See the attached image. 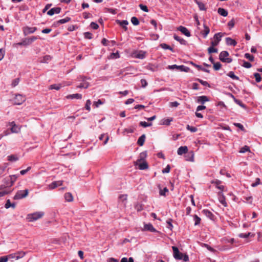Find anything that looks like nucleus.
Returning a JSON list of instances; mask_svg holds the SVG:
<instances>
[{"mask_svg":"<svg viewBox=\"0 0 262 262\" xmlns=\"http://www.w3.org/2000/svg\"><path fill=\"white\" fill-rule=\"evenodd\" d=\"M172 249L173 250V255L176 259H183L184 261H188L189 260L188 256L186 254H183L182 253H181L177 247L172 246Z\"/></svg>","mask_w":262,"mask_h":262,"instance_id":"obj_1","label":"nucleus"},{"mask_svg":"<svg viewBox=\"0 0 262 262\" xmlns=\"http://www.w3.org/2000/svg\"><path fill=\"white\" fill-rule=\"evenodd\" d=\"M43 215L44 213L43 212H36L28 214L26 219L28 222H34L41 218Z\"/></svg>","mask_w":262,"mask_h":262,"instance_id":"obj_2","label":"nucleus"},{"mask_svg":"<svg viewBox=\"0 0 262 262\" xmlns=\"http://www.w3.org/2000/svg\"><path fill=\"white\" fill-rule=\"evenodd\" d=\"M229 53L226 51H224L221 52L219 55V59L222 62L230 63L232 62V59L231 58H227L229 56Z\"/></svg>","mask_w":262,"mask_h":262,"instance_id":"obj_3","label":"nucleus"},{"mask_svg":"<svg viewBox=\"0 0 262 262\" xmlns=\"http://www.w3.org/2000/svg\"><path fill=\"white\" fill-rule=\"evenodd\" d=\"M167 69H168L169 70L177 69L178 70H180L181 71H184V72H188L190 70L189 68H188L186 66H185L184 65L177 66V64L168 66Z\"/></svg>","mask_w":262,"mask_h":262,"instance_id":"obj_4","label":"nucleus"},{"mask_svg":"<svg viewBox=\"0 0 262 262\" xmlns=\"http://www.w3.org/2000/svg\"><path fill=\"white\" fill-rule=\"evenodd\" d=\"M28 194V190L18 191L14 196V200H19L27 196Z\"/></svg>","mask_w":262,"mask_h":262,"instance_id":"obj_5","label":"nucleus"},{"mask_svg":"<svg viewBox=\"0 0 262 262\" xmlns=\"http://www.w3.org/2000/svg\"><path fill=\"white\" fill-rule=\"evenodd\" d=\"M18 176L16 174L11 175L10 176L9 178H6L5 179V181H10L9 184H7L5 186L7 187H11L13 186L14 182L17 180L18 178Z\"/></svg>","mask_w":262,"mask_h":262,"instance_id":"obj_6","label":"nucleus"},{"mask_svg":"<svg viewBox=\"0 0 262 262\" xmlns=\"http://www.w3.org/2000/svg\"><path fill=\"white\" fill-rule=\"evenodd\" d=\"M37 30L36 27H30L28 26L24 27L23 28L24 35L27 36L30 34L33 33Z\"/></svg>","mask_w":262,"mask_h":262,"instance_id":"obj_7","label":"nucleus"},{"mask_svg":"<svg viewBox=\"0 0 262 262\" xmlns=\"http://www.w3.org/2000/svg\"><path fill=\"white\" fill-rule=\"evenodd\" d=\"M25 101V98L20 94L16 95L14 99V104L20 105Z\"/></svg>","mask_w":262,"mask_h":262,"instance_id":"obj_8","label":"nucleus"},{"mask_svg":"<svg viewBox=\"0 0 262 262\" xmlns=\"http://www.w3.org/2000/svg\"><path fill=\"white\" fill-rule=\"evenodd\" d=\"M81 80L80 81H82V82L77 86V88H84V89H87L89 86V83L86 81V79H91L90 77L86 78L85 77H80Z\"/></svg>","mask_w":262,"mask_h":262,"instance_id":"obj_9","label":"nucleus"},{"mask_svg":"<svg viewBox=\"0 0 262 262\" xmlns=\"http://www.w3.org/2000/svg\"><path fill=\"white\" fill-rule=\"evenodd\" d=\"M147 156V152L146 151H143L141 152L139 156V159L135 162H134V165L135 166H137L138 162H141L142 161H145V159Z\"/></svg>","mask_w":262,"mask_h":262,"instance_id":"obj_10","label":"nucleus"},{"mask_svg":"<svg viewBox=\"0 0 262 262\" xmlns=\"http://www.w3.org/2000/svg\"><path fill=\"white\" fill-rule=\"evenodd\" d=\"M61 8L60 7H54L51 9L47 12V14L52 16L54 14H59L61 11Z\"/></svg>","mask_w":262,"mask_h":262,"instance_id":"obj_11","label":"nucleus"},{"mask_svg":"<svg viewBox=\"0 0 262 262\" xmlns=\"http://www.w3.org/2000/svg\"><path fill=\"white\" fill-rule=\"evenodd\" d=\"M9 126L12 133H17L20 130V128L16 125L14 121L9 122Z\"/></svg>","mask_w":262,"mask_h":262,"instance_id":"obj_12","label":"nucleus"},{"mask_svg":"<svg viewBox=\"0 0 262 262\" xmlns=\"http://www.w3.org/2000/svg\"><path fill=\"white\" fill-rule=\"evenodd\" d=\"M177 29L187 37H189L191 35L189 30L185 27L180 26Z\"/></svg>","mask_w":262,"mask_h":262,"instance_id":"obj_13","label":"nucleus"},{"mask_svg":"<svg viewBox=\"0 0 262 262\" xmlns=\"http://www.w3.org/2000/svg\"><path fill=\"white\" fill-rule=\"evenodd\" d=\"M219 200L220 202L225 207H226L227 204L225 200V197L222 191L218 193Z\"/></svg>","mask_w":262,"mask_h":262,"instance_id":"obj_14","label":"nucleus"},{"mask_svg":"<svg viewBox=\"0 0 262 262\" xmlns=\"http://www.w3.org/2000/svg\"><path fill=\"white\" fill-rule=\"evenodd\" d=\"M137 166H138L139 169L140 170H145L148 168V164L145 161L138 162Z\"/></svg>","mask_w":262,"mask_h":262,"instance_id":"obj_15","label":"nucleus"},{"mask_svg":"<svg viewBox=\"0 0 262 262\" xmlns=\"http://www.w3.org/2000/svg\"><path fill=\"white\" fill-rule=\"evenodd\" d=\"M62 181H54L52 182L51 184H50L49 186L51 189H53L58 186L62 185Z\"/></svg>","mask_w":262,"mask_h":262,"instance_id":"obj_16","label":"nucleus"},{"mask_svg":"<svg viewBox=\"0 0 262 262\" xmlns=\"http://www.w3.org/2000/svg\"><path fill=\"white\" fill-rule=\"evenodd\" d=\"M144 229L145 230L149 231L152 232H157L156 229L150 223L145 224L144 226Z\"/></svg>","mask_w":262,"mask_h":262,"instance_id":"obj_17","label":"nucleus"},{"mask_svg":"<svg viewBox=\"0 0 262 262\" xmlns=\"http://www.w3.org/2000/svg\"><path fill=\"white\" fill-rule=\"evenodd\" d=\"M188 151V148L186 146L180 147L178 150L177 153L179 155H182L184 154L187 153Z\"/></svg>","mask_w":262,"mask_h":262,"instance_id":"obj_18","label":"nucleus"},{"mask_svg":"<svg viewBox=\"0 0 262 262\" xmlns=\"http://www.w3.org/2000/svg\"><path fill=\"white\" fill-rule=\"evenodd\" d=\"M202 213L209 219L213 220L214 217V215L210 211L207 209H204L202 211Z\"/></svg>","mask_w":262,"mask_h":262,"instance_id":"obj_19","label":"nucleus"},{"mask_svg":"<svg viewBox=\"0 0 262 262\" xmlns=\"http://www.w3.org/2000/svg\"><path fill=\"white\" fill-rule=\"evenodd\" d=\"M71 20V18L69 17H66L63 19H59V20L55 22V25L58 26L60 24H63Z\"/></svg>","mask_w":262,"mask_h":262,"instance_id":"obj_20","label":"nucleus"},{"mask_svg":"<svg viewBox=\"0 0 262 262\" xmlns=\"http://www.w3.org/2000/svg\"><path fill=\"white\" fill-rule=\"evenodd\" d=\"M226 42L227 45L235 46L237 44L236 41L230 37L226 38Z\"/></svg>","mask_w":262,"mask_h":262,"instance_id":"obj_21","label":"nucleus"},{"mask_svg":"<svg viewBox=\"0 0 262 262\" xmlns=\"http://www.w3.org/2000/svg\"><path fill=\"white\" fill-rule=\"evenodd\" d=\"M145 138H146V136L145 134H143L142 135H141L138 139V141H137V144L139 145V146H143L144 143V142H145Z\"/></svg>","mask_w":262,"mask_h":262,"instance_id":"obj_22","label":"nucleus"},{"mask_svg":"<svg viewBox=\"0 0 262 262\" xmlns=\"http://www.w3.org/2000/svg\"><path fill=\"white\" fill-rule=\"evenodd\" d=\"M67 99H80L82 98V95L80 94H74L72 95H69L67 97Z\"/></svg>","mask_w":262,"mask_h":262,"instance_id":"obj_23","label":"nucleus"},{"mask_svg":"<svg viewBox=\"0 0 262 262\" xmlns=\"http://www.w3.org/2000/svg\"><path fill=\"white\" fill-rule=\"evenodd\" d=\"M173 38L175 40L179 41L181 45H186L187 44V41L182 38L178 36V35L174 34L173 36Z\"/></svg>","mask_w":262,"mask_h":262,"instance_id":"obj_24","label":"nucleus"},{"mask_svg":"<svg viewBox=\"0 0 262 262\" xmlns=\"http://www.w3.org/2000/svg\"><path fill=\"white\" fill-rule=\"evenodd\" d=\"M209 99L206 96H202L198 97V102L204 104L205 102L208 101Z\"/></svg>","mask_w":262,"mask_h":262,"instance_id":"obj_25","label":"nucleus"},{"mask_svg":"<svg viewBox=\"0 0 262 262\" xmlns=\"http://www.w3.org/2000/svg\"><path fill=\"white\" fill-rule=\"evenodd\" d=\"M217 12L219 14L224 17L228 15V11L222 8H219L217 10Z\"/></svg>","mask_w":262,"mask_h":262,"instance_id":"obj_26","label":"nucleus"},{"mask_svg":"<svg viewBox=\"0 0 262 262\" xmlns=\"http://www.w3.org/2000/svg\"><path fill=\"white\" fill-rule=\"evenodd\" d=\"M127 199V195L126 194H122L119 196V201L121 202L124 206L126 205Z\"/></svg>","mask_w":262,"mask_h":262,"instance_id":"obj_27","label":"nucleus"},{"mask_svg":"<svg viewBox=\"0 0 262 262\" xmlns=\"http://www.w3.org/2000/svg\"><path fill=\"white\" fill-rule=\"evenodd\" d=\"M212 184H215L216 185V187L221 190L222 191L224 189V186L223 185H220V184L221 183V181L218 180H215L214 181H212Z\"/></svg>","mask_w":262,"mask_h":262,"instance_id":"obj_28","label":"nucleus"},{"mask_svg":"<svg viewBox=\"0 0 262 262\" xmlns=\"http://www.w3.org/2000/svg\"><path fill=\"white\" fill-rule=\"evenodd\" d=\"M204 30L202 31V34L204 38L206 37L210 32V29L205 24H204Z\"/></svg>","mask_w":262,"mask_h":262,"instance_id":"obj_29","label":"nucleus"},{"mask_svg":"<svg viewBox=\"0 0 262 262\" xmlns=\"http://www.w3.org/2000/svg\"><path fill=\"white\" fill-rule=\"evenodd\" d=\"M64 198L68 202H72L73 200V197L72 194L70 192L66 193L64 194Z\"/></svg>","mask_w":262,"mask_h":262,"instance_id":"obj_30","label":"nucleus"},{"mask_svg":"<svg viewBox=\"0 0 262 262\" xmlns=\"http://www.w3.org/2000/svg\"><path fill=\"white\" fill-rule=\"evenodd\" d=\"M135 57L139 59H143L145 57V52L140 51L135 55Z\"/></svg>","mask_w":262,"mask_h":262,"instance_id":"obj_31","label":"nucleus"},{"mask_svg":"<svg viewBox=\"0 0 262 262\" xmlns=\"http://www.w3.org/2000/svg\"><path fill=\"white\" fill-rule=\"evenodd\" d=\"M191 64L199 70H200L201 71H203L207 72V73L210 72V70H209L207 69H205L204 68H203L202 66H201L200 65H198L195 63H193L192 62H191Z\"/></svg>","mask_w":262,"mask_h":262,"instance_id":"obj_32","label":"nucleus"},{"mask_svg":"<svg viewBox=\"0 0 262 262\" xmlns=\"http://www.w3.org/2000/svg\"><path fill=\"white\" fill-rule=\"evenodd\" d=\"M8 160L10 162H15L18 160L16 155H11L7 157Z\"/></svg>","mask_w":262,"mask_h":262,"instance_id":"obj_33","label":"nucleus"},{"mask_svg":"<svg viewBox=\"0 0 262 262\" xmlns=\"http://www.w3.org/2000/svg\"><path fill=\"white\" fill-rule=\"evenodd\" d=\"M195 2L198 5L200 10H206L205 6L204 3L198 0H195Z\"/></svg>","mask_w":262,"mask_h":262,"instance_id":"obj_34","label":"nucleus"},{"mask_svg":"<svg viewBox=\"0 0 262 262\" xmlns=\"http://www.w3.org/2000/svg\"><path fill=\"white\" fill-rule=\"evenodd\" d=\"M17 44L19 46H28L31 43L30 42L29 38H25L21 42H18Z\"/></svg>","mask_w":262,"mask_h":262,"instance_id":"obj_35","label":"nucleus"},{"mask_svg":"<svg viewBox=\"0 0 262 262\" xmlns=\"http://www.w3.org/2000/svg\"><path fill=\"white\" fill-rule=\"evenodd\" d=\"M15 256L14 257H15L16 259H18L25 255V252L24 251H19L15 253Z\"/></svg>","mask_w":262,"mask_h":262,"instance_id":"obj_36","label":"nucleus"},{"mask_svg":"<svg viewBox=\"0 0 262 262\" xmlns=\"http://www.w3.org/2000/svg\"><path fill=\"white\" fill-rule=\"evenodd\" d=\"M160 46L162 49H163L164 50H169L171 51L172 52L173 51V49L170 46L167 45L166 43H163L160 44Z\"/></svg>","mask_w":262,"mask_h":262,"instance_id":"obj_37","label":"nucleus"},{"mask_svg":"<svg viewBox=\"0 0 262 262\" xmlns=\"http://www.w3.org/2000/svg\"><path fill=\"white\" fill-rule=\"evenodd\" d=\"M51 59V57L50 55H46L40 60V62L42 63H48Z\"/></svg>","mask_w":262,"mask_h":262,"instance_id":"obj_38","label":"nucleus"},{"mask_svg":"<svg viewBox=\"0 0 262 262\" xmlns=\"http://www.w3.org/2000/svg\"><path fill=\"white\" fill-rule=\"evenodd\" d=\"M227 75L230 77V78H231L232 79H235V80H239V77L237 76H236L234 72H232V71H230L229 72L228 74H227Z\"/></svg>","mask_w":262,"mask_h":262,"instance_id":"obj_39","label":"nucleus"},{"mask_svg":"<svg viewBox=\"0 0 262 262\" xmlns=\"http://www.w3.org/2000/svg\"><path fill=\"white\" fill-rule=\"evenodd\" d=\"M173 119L172 118L165 119L162 120V124L169 125L170 124V122H172Z\"/></svg>","mask_w":262,"mask_h":262,"instance_id":"obj_40","label":"nucleus"},{"mask_svg":"<svg viewBox=\"0 0 262 262\" xmlns=\"http://www.w3.org/2000/svg\"><path fill=\"white\" fill-rule=\"evenodd\" d=\"M131 22L135 26H137L139 24V21L138 19L135 16L132 17Z\"/></svg>","mask_w":262,"mask_h":262,"instance_id":"obj_41","label":"nucleus"},{"mask_svg":"<svg viewBox=\"0 0 262 262\" xmlns=\"http://www.w3.org/2000/svg\"><path fill=\"white\" fill-rule=\"evenodd\" d=\"M193 157L194 154L192 151H191L190 152L188 153L186 157H187V160L190 161H193Z\"/></svg>","mask_w":262,"mask_h":262,"instance_id":"obj_42","label":"nucleus"},{"mask_svg":"<svg viewBox=\"0 0 262 262\" xmlns=\"http://www.w3.org/2000/svg\"><path fill=\"white\" fill-rule=\"evenodd\" d=\"M193 220L194 221V225L196 226L200 224L201 222V219L197 215L193 216Z\"/></svg>","mask_w":262,"mask_h":262,"instance_id":"obj_43","label":"nucleus"},{"mask_svg":"<svg viewBox=\"0 0 262 262\" xmlns=\"http://www.w3.org/2000/svg\"><path fill=\"white\" fill-rule=\"evenodd\" d=\"M61 87V84H52L50 86V89L51 90H59Z\"/></svg>","mask_w":262,"mask_h":262,"instance_id":"obj_44","label":"nucleus"},{"mask_svg":"<svg viewBox=\"0 0 262 262\" xmlns=\"http://www.w3.org/2000/svg\"><path fill=\"white\" fill-rule=\"evenodd\" d=\"M208 52L209 54H211L212 53H217V49L216 48H214V47L211 46L208 48Z\"/></svg>","mask_w":262,"mask_h":262,"instance_id":"obj_45","label":"nucleus"},{"mask_svg":"<svg viewBox=\"0 0 262 262\" xmlns=\"http://www.w3.org/2000/svg\"><path fill=\"white\" fill-rule=\"evenodd\" d=\"M245 57L247 59L250 60V61H253L254 60V57L252 55L250 54L249 53H246L245 54Z\"/></svg>","mask_w":262,"mask_h":262,"instance_id":"obj_46","label":"nucleus"},{"mask_svg":"<svg viewBox=\"0 0 262 262\" xmlns=\"http://www.w3.org/2000/svg\"><path fill=\"white\" fill-rule=\"evenodd\" d=\"M222 64L219 62L213 63V68L215 70H219L221 69Z\"/></svg>","mask_w":262,"mask_h":262,"instance_id":"obj_47","label":"nucleus"},{"mask_svg":"<svg viewBox=\"0 0 262 262\" xmlns=\"http://www.w3.org/2000/svg\"><path fill=\"white\" fill-rule=\"evenodd\" d=\"M187 129L190 130L191 132L194 133L197 131V128L195 127L191 126L189 125H187L186 126Z\"/></svg>","mask_w":262,"mask_h":262,"instance_id":"obj_48","label":"nucleus"},{"mask_svg":"<svg viewBox=\"0 0 262 262\" xmlns=\"http://www.w3.org/2000/svg\"><path fill=\"white\" fill-rule=\"evenodd\" d=\"M254 76L255 78V80L257 82H259L261 81V78L260 75L258 73H255L254 74Z\"/></svg>","mask_w":262,"mask_h":262,"instance_id":"obj_49","label":"nucleus"},{"mask_svg":"<svg viewBox=\"0 0 262 262\" xmlns=\"http://www.w3.org/2000/svg\"><path fill=\"white\" fill-rule=\"evenodd\" d=\"M222 37V35L221 33H217L214 35V38L215 40H219V42H220V41L221 40Z\"/></svg>","mask_w":262,"mask_h":262,"instance_id":"obj_50","label":"nucleus"},{"mask_svg":"<svg viewBox=\"0 0 262 262\" xmlns=\"http://www.w3.org/2000/svg\"><path fill=\"white\" fill-rule=\"evenodd\" d=\"M140 125L144 127H146L151 126L152 124L151 123H147L145 121H141L140 122Z\"/></svg>","mask_w":262,"mask_h":262,"instance_id":"obj_51","label":"nucleus"},{"mask_svg":"<svg viewBox=\"0 0 262 262\" xmlns=\"http://www.w3.org/2000/svg\"><path fill=\"white\" fill-rule=\"evenodd\" d=\"M92 34L89 32H86L84 33V38L86 39H91L92 38Z\"/></svg>","mask_w":262,"mask_h":262,"instance_id":"obj_52","label":"nucleus"},{"mask_svg":"<svg viewBox=\"0 0 262 262\" xmlns=\"http://www.w3.org/2000/svg\"><path fill=\"white\" fill-rule=\"evenodd\" d=\"M237 104L239 105L240 106H241L243 108H245L246 105L240 100L238 99H235L234 101Z\"/></svg>","mask_w":262,"mask_h":262,"instance_id":"obj_53","label":"nucleus"},{"mask_svg":"<svg viewBox=\"0 0 262 262\" xmlns=\"http://www.w3.org/2000/svg\"><path fill=\"white\" fill-rule=\"evenodd\" d=\"M197 80L204 86H206L208 87L210 86L209 84L208 83V82L206 81H204L200 79H198Z\"/></svg>","mask_w":262,"mask_h":262,"instance_id":"obj_54","label":"nucleus"},{"mask_svg":"<svg viewBox=\"0 0 262 262\" xmlns=\"http://www.w3.org/2000/svg\"><path fill=\"white\" fill-rule=\"evenodd\" d=\"M91 102L90 101V100H86V104H85V109L89 111H90L91 110Z\"/></svg>","mask_w":262,"mask_h":262,"instance_id":"obj_55","label":"nucleus"},{"mask_svg":"<svg viewBox=\"0 0 262 262\" xmlns=\"http://www.w3.org/2000/svg\"><path fill=\"white\" fill-rule=\"evenodd\" d=\"M119 23V24L120 26L122 27H124L125 28V30L127 29V28L125 27V26L127 25L128 24V22L127 20H124L122 21H118Z\"/></svg>","mask_w":262,"mask_h":262,"instance_id":"obj_56","label":"nucleus"},{"mask_svg":"<svg viewBox=\"0 0 262 262\" xmlns=\"http://www.w3.org/2000/svg\"><path fill=\"white\" fill-rule=\"evenodd\" d=\"M249 150H250L249 147L248 146L245 145L241 149L239 152L241 153H245Z\"/></svg>","mask_w":262,"mask_h":262,"instance_id":"obj_57","label":"nucleus"},{"mask_svg":"<svg viewBox=\"0 0 262 262\" xmlns=\"http://www.w3.org/2000/svg\"><path fill=\"white\" fill-rule=\"evenodd\" d=\"M243 66L246 68H250L252 67V64L250 62L244 60Z\"/></svg>","mask_w":262,"mask_h":262,"instance_id":"obj_58","label":"nucleus"},{"mask_svg":"<svg viewBox=\"0 0 262 262\" xmlns=\"http://www.w3.org/2000/svg\"><path fill=\"white\" fill-rule=\"evenodd\" d=\"M139 7L140 8L143 10V11L145 12H147L148 11V8L145 5H143L142 4H140L139 5Z\"/></svg>","mask_w":262,"mask_h":262,"instance_id":"obj_59","label":"nucleus"},{"mask_svg":"<svg viewBox=\"0 0 262 262\" xmlns=\"http://www.w3.org/2000/svg\"><path fill=\"white\" fill-rule=\"evenodd\" d=\"M167 192H168V189L166 187H165L163 190H160V194L161 195L165 196V193Z\"/></svg>","mask_w":262,"mask_h":262,"instance_id":"obj_60","label":"nucleus"},{"mask_svg":"<svg viewBox=\"0 0 262 262\" xmlns=\"http://www.w3.org/2000/svg\"><path fill=\"white\" fill-rule=\"evenodd\" d=\"M104 103V102L102 101L101 100L99 99L97 101L94 102V105L96 107H99V105L102 104Z\"/></svg>","mask_w":262,"mask_h":262,"instance_id":"obj_61","label":"nucleus"},{"mask_svg":"<svg viewBox=\"0 0 262 262\" xmlns=\"http://www.w3.org/2000/svg\"><path fill=\"white\" fill-rule=\"evenodd\" d=\"M251 234V233L248 232V233H241L239 235V236L242 238H247L249 236H250Z\"/></svg>","mask_w":262,"mask_h":262,"instance_id":"obj_62","label":"nucleus"},{"mask_svg":"<svg viewBox=\"0 0 262 262\" xmlns=\"http://www.w3.org/2000/svg\"><path fill=\"white\" fill-rule=\"evenodd\" d=\"M90 26L92 28L95 30L99 28L98 25L94 22H92L90 24Z\"/></svg>","mask_w":262,"mask_h":262,"instance_id":"obj_63","label":"nucleus"},{"mask_svg":"<svg viewBox=\"0 0 262 262\" xmlns=\"http://www.w3.org/2000/svg\"><path fill=\"white\" fill-rule=\"evenodd\" d=\"M19 78H16L12 82V86L13 87H15V86H16L18 83H19Z\"/></svg>","mask_w":262,"mask_h":262,"instance_id":"obj_64","label":"nucleus"}]
</instances>
